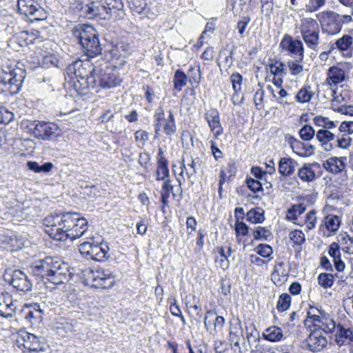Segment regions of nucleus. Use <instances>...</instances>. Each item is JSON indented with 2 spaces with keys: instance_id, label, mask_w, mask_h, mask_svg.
<instances>
[{
  "instance_id": "09e8293b",
  "label": "nucleus",
  "mask_w": 353,
  "mask_h": 353,
  "mask_svg": "<svg viewBox=\"0 0 353 353\" xmlns=\"http://www.w3.org/2000/svg\"><path fill=\"white\" fill-rule=\"evenodd\" d=\"M313 122L315 125L324 128V130L332 129L336 127L334 121H330L327 117L323 116L315 117Z\"/></svg>"
},
{
  "instance_id": "cd10ccee",
  "label": "nucleus",
  "mask_w": 353,
  "mask_h": 353,
  "mask_svg": "<svg viewBox=\"0 0 353 353\" xmlns=\"http://www.w3.org/2000/svg\"><path fill=\"white\" fill-rule=\"evenodd\" d=\"M345 78V71L336 65H332L327 70V79L324 83L329 85H337L342 83Z\"/></svg>"
},
{
  "instance_id": "a211bd4d",
  "label": "nucleus",
  "mask_w": 353,
  "mask_h": 353,
  "mask_svg": "<svg viewBox=\"0 0 353 353\" xmlns=\"http://www.w3.org/2000/svg\"><path fill=\"white\" fill-rule=\"evenodd\" d=\"M204 326L210 334L215 336L219 330L223 327L225 320L222 316H216V312L213 310H208L204 318Z\"/></svg>"
},
{
  "instance_id": "864d4df0",
  "label": "nucleus",
  "mask_w": 353,
  "mask_h": 353,
  "mask_svg": "<svg viewBox=\"0 0 353 353\" xmlns=\"http://www.w3.org/2000/svg\"><path fill=\"white\" fill-rule=\"evenodd\" d=\"M128 2L131 10L138 14L143 13L147 6L145 0H128Z\"/></svg>"
},
{
  "instance_id": "5fc2aeb1",
  "label": "nucleus",
  "mask_w": 353,
  "mask_h": 353,
  "mask_svg": "<svg viewBox=\"0 0 353 353\" xmlns=\"http://www.w3.org/2000/svg\"><path fill=\"white\" fill-rule=\"evenodd\" d=\"M316 137L321 144H322L334 140L335 135L328 130H319L316 134Z\"/></svg>"
},
{
  "instance_id": "4c0bfd02",
  "label": "nucleus",
  "mask_w": 353,
  "mask_h": 353,
  "mask_svg": "<svg viewBox=\"0 0 353 353\" xmlns=\"http://www.w3.org/2000/svg\"><path fill=\"white\" fill-rule=\"evenodd\" d=\"M163 131L168 137H172L176 132V125L173 113L171 110L169 111V115L165 121L163 125Z\"/></svg>"
},
{
  "instance_id": "393cba45",
  "label": "nucleus",
  "mask_w": 353,
  "mask_h": 353,
  "mask_svg": "<svg viewBox=\"0 0 353 353\" xmlns=\"http://www.w3.org/2000/svg\"><path fill=\"white\" fill-rule=\"evenodd\" d=\"M157 159V169L156 171V180L161 181L169 178L170 172L168 168V161L164 155L163 150L159 148Z\"/></svg>"
},
{
  "instance_id": "aec40b11",
  "label": "nucleus",
  "mask_w": 353,
  "mask_h": 353,
  "mask_svg": "<svg viewBox=\"0 0 353 353\" xmlns=\"http://www.w3.org/2000/svg\"><path fill=\"white\" fill-rule=\"evenodd\" d=\"M19 346L22 345L29 352H39L43 350V343L40 339L33 334L23 332L20 339L17 341Z\"/></svg>"
},
{
  "instance_id": "6ab92c4d",
  "label": "nucleus",
  "mask_w": 353,
  "mask_h": 353,
  "mask_svg": "<svg viewBox=\"0 0 353 353\" xmlns=\"http://www.w3.org/2000/svg\"><path fill=\"white\" fill-rule=\"evenodd\" d=\"M103 13L105 12L110 17L121 19L125 16L123 0H101Z\"/></svg>"
},
{
  "instance_id": "412c9836",
  "label": "nucleus",
  "mask_w": 353,
  "mask_h": 353,
  "mask_svg": "<svg viewBox=\"0 0 353 353\" xmlns=\"http://www.w3.org/2000/svg\"><path fill=\"white\" fill-rule=\"evenodd\" d=\"M24 243V238L21 235L17 234H0V247L8 251H17L23 247Z\"/></svg>"
},
{
  "instance_id": "20e7f679",
  "label": "nucleus",
  "mask_w": 353,
  "mask_h": 353,
  "mask_svg": "<svg viewBox=\"0 0 353 353\" xmlns=\"http://www.w3.org/2000/svg\"><path fill=\"white\" fill-rule=\"evenodd\" d=\"M72 32L87 57L93 58L101 54L102 48L99 34L93 26L85 23L78 24L74 27Z\"/></svg>"
},
{
  "instance_id": "f3484780",
  "label": "nucleus",
  "mask_w": 353,
  "mask_h": 353,
  "mask_svg": "<svg viewBox=\"0 0 353 353\" xmlns=\"http://www.w3.org/2000/svg\"><path fill=\"white\" fill-rule=\"evenodd\" d=\"M325 14L326 18L321 24L323 32L332 35L340 32L343 26L341 15L334 11H327Z\"/></svg>"
},
{
  "instance_id": "4468645a",
  "label": "nucleus",
  "mask_w": 353,
  "mask_h": 353,
  "mask_svg": "<svg viewBox=\"0 0 353 353\" xmlns=\"http://www.w3.org/2000/svg\"><path fill=\"white\" fill-rule=\"evenodd\" d=\"M310 334L305 340L307 348L312 352H321L327 346V340L323 336L319 325L313 323L310 326Z\"/></svg>"
},
{
  "instance_id": "e433bc0d",
  "label": "nucleus",
  "mask_w": 353,
  "mask_h": 353,
  "mask_svg": "<svg viewBox=\"0 0 353 353\" xmlns=\"http://www.w3.org/2000/svg\"><path fill=\"white\" fill-rule=\"evenodd\" d=\"M313 95L314 92L311 90V86L304 85L297 92L295 98L299 103H303L310 101Z\"/></svg>"
},
{
  "instance_id": "72a5a7b5",
  "label": "nucleus",
  "mask_w": 353,
  "mask_h": 353,
  "mask_svg": "<svg viewBox=\"0 0 353 353\" xmlns=\"http://www.w3.org/2000/svg\"><path fill=\"white\" fill-rule=\"evenodd\" d=\"M188 81V77L183 70L178 69L175 71L173 83L176 90L181 91L186 85Z\"/></svg>"
},
{
  "instance_id": "3c124183",
  "label": "nucleus",
  "mask_w": 353,
  "mask_h": 353,
  "mask_svg": "<svg viewBox=\"0 0 353 353\" xmlns=\"http://www.w3.org/2000/svg\"><path fill=\"white\" fill-rule=\"evenodd\" d=\"M231 82L232 84V88L234 91V94L232 96V100L234 99L235 95L238 94L239 91H241V85L242 84L243 77L238 72L233 73L230 76ZM233 103L236 105L234 101H233Z\"/></svg>"
},
{
  "instance_id": "a19ab883",
  "label": "nucleus",
  "mask_w": 353,
  "mask_h": 353,
  "mask_svg": "<svg viewBox=\"0 0 353 353\" xmlns=\"http://www.w3.org/2000/svg\"><path fill=\"white\" fill-rule=\"evenodd\" d=\"M201 164L202 160L199 157L192 158L190 157V162L187 164L190 170L186 172V175L190 181L197 173V170L201 167Z\"/></svg>"
},
{
  "instance_id": "423d86ee",
  "label": "nucleus",
  "mask_w": 353,
  "mask_h": 353,
  "mask_svg": "<svg viewBox=\"0 0 353 353\" xmlns=\"http://www.w3.org/2000/svg\"><path fill=\"white\" fill-rule=\"evenodd\" d=\"M300 32L306 46L311 50H317L320 43V30L318 22L310 17L301 19Z\"/></svg>"
},
{
  "instance_id": "bb28decb",
  "label": "nucleus",
  "mask_w": 353,
  "mask_h": 353,
  "mask_svg": "<svg viewBox=\"0 0 353 353\" xmlns=\"http://www.w3.org/2000/svg\"><path fill=\"white\" fill-rule=\"evenodd\" d=\"M290 144L294 152L300 157H309L314 154L315 147L312 144L304 143L294 137L291 138Z\"/></svg>"
},
{
  "instance_id": "49530a36",
  "label": "nucleus",
  "mask_w": 353,
  "mask_h": 353,
  "mask_svg": "<svg viewBox=\"0 0 353 353\" xmlns=\"http://www.w3.org/2000/svg\"><path fill=\"white\" fill-rule=\"evenodd\" d=\"M188 73L190 74L188 79L190 83L192 85L194 83H196L197 85L199 84L201 79L200 65L197 63L195 67L190 66L188 70Z\"/></svg>"
},
{
  "instance_id": "ddd939ff",
  "label": "nucleus",
  "mask_w": 353,
  "mask_h": 353,
  "mask_svg": "<svg viewBox=\"0 0 353 353\" xmlns=\"http://www.w3.org/2000/svg\"><path fill=\"white\" fill-rule=\"evenodd\" d=\"M88 279L93 281L92 286L102 289L110 288L115 283L114 276L112 272L109 270H105L101 268L89 269Z\"/></svg>"
},
{
  "instance_id": "a18cd8bd",
  "label": "nucleus",
  "mask_w": 353,
  "mask_h": 353,
  "mask_svg": "<svg viewBox=\"0 0 353 353\" xmlns=\"http://www.w3.org/2000/svg\"><path fill=\"white\" fill-rule=\"evenodd\" d=\"M352 42V37L350 34H345L335 41V45L339 50L345 51L350 48Z\"/></svg>"
},
{
  "instance_id": "5701e85b",
  "label": "nucleus",
  "mask_w": 353,
  "mask_h": 353,
  "mask_svg": "<svg viewBox=\"0 0 353 353\" xmlns=\"http://www.w3.org/2000/svg\"><path fill=\"white\" fill-rule=\"evenodd\" d=\"M204 117L208 122L210 131L213 132L215 139H217L223 132V130L220 122L219 111L216 109H211L205 112Z\"/></svg>"
},
{
  "instance_id": "338daca9",
  "label": "nucleus",
  "mask_w": 353,
  "mask_h": 353,
  "mask_svg": "<svg viewBox=\"0 0 353 353\" xmlns=\"http://www.w3.org/2000/svg\"><path fill=\"white\" fill-rule=\"evenodd\" d=\"M251 21V18L249 16H243L241 19L238 21L236 29L241 35H243L245 32L246 27Z\"/></svg>"
},
{
  "instance_id": "473e14b6",
  "label": "nucleus",
  "mask_w": 353,
  "mask_h": 353,
  "mask_svg": "<svg viewBox=\"0 0 353 353\" xmlns=\"http://www.w3.org/2000/svg\"><path fill=\"white\" fill-rule=\"evenodd\" d=\"M268 66L270 68V73L274 77L286 74L285 64L280 60L270 59Z\"/></svg>"
},
{
  "instance_id": "f03ea898",
  "label": "nucleus",
  "mask_w": 353,
  "mask_h": 353,
  "mask_svg": "<svg viewBox=\"0 0 353 353\" xmlns=\"http://www.w3.org/2000/svg\"><path fill=\"white\" fill-rule=\"evenodd\" d=\"M70 270L68 263L53 256H46L37 260L31 266L34 276L45 283L49 282L54 285L68 281L74 274Z\"/></svg>"
},
{
  "instance_id": "4d7b16f0",
  "label": "nucleus",
  "mask_w": 353,
  "mask_h": 353,
  "mask_svg": "<svg viewBox=\"0 0 353 353\" xmlns=\"http://www.w3.org/2000/svg\"><path fill=\"white\" fill-rule=\"evenodd\" d=\"M14 119V114L6 108L0 105V124L10 123Z\"/></svg>"
},
{
  "instance_id": "39448f33",
  "label": "nucleus",
  "mask_w": 353,
  "mask_h": 353,
  "mask_svg": "<svg viewBox=\"0 0 353 353\" xmlns=\"http://www.w3.org/2000/svg\"><path fill=\"white\" fill-rule=\"evenodd\" d=\"M94 76L91 77L90 88L98 92L101 88L107 89L117 87L121 82V78L109 66L107 62L97 63Z\"/></svg>"
},
{
  "instance_id": "c9c22d12",
  "label": "nucleus",
  "mask_w": 353,
  "mask_h": 353,
  "mask_svg": "<svg viewBox=\"0 0 353 353\" xmlns=\"http://www.w3.org/2000/svg\"><path fill=\"white\" fill-rule=\"evenodd\" d=\"M252 230L254 239L256 241H269L273 237L272 233L267 228L258 226Z\"/></svg>"
},
{
  "instance_id": "79ce46f5",
  "label": "nucleus",
  "mask_w": 353,
  "mask_h": 353,
  "mask_svg": "<svg viewBox=\"0 0 353 353\" xmlns=\"http://www.w3.org/2000/svg\"><path fill=\"white\" fill-rule=\"evenodd\" d=\"M305 206L303 204L292 205L287 211L286 219L289 221H295L298 216L302 214L305 211Z\"/></svg>"
},
{
  "instance_id": "4be33fe9",
  "label": "nucleus",
  "mask_w": 353,
  "mask_h": 353,
  "mask_svg": "<svg viewBox=\"0 0 353 353\" xmlns=\"http://www.w3.org/2000/svg\"><path fill=\"white\" fill-rule=\"evenodd\" d=\"M24 318L31 324L39 323L43 320V316L45 314V310L40 303H34L30 305H26L22 310Z\"/></svg>"
},
{
  "instance_id": "c85d7f7f",
  "label": "nucleus",
  "mask_w": 353,
  "mask_h": 353,
  "mask_svg": "<svg viewBox=\"0 0 353 353\" xmlns=\"http://www.w3.org/2000/svg\"><path fill=\"white\" fill-rule=\"evenodd\" d=\"M321 169L318 163H306L298 171L299 177L304 182H311L316 177V172Z\"/></svg>"
},
{
  "instance_id": "0eeeda50",
  "label": "nucleus",
  "mask_w": 353,
  "mask_h": 353,
  "mask_svg": "<svg viewBox=\"0 0 353 353\" xmlns=\"http://www.w3.org/2000/svg\"><path fill=\"white\" fill-rule=\"evenodd\" d=\"M46 7L43 0H17L18 12L30 17L32 21L46 19L48 15Z\"/></svg>"
},
{
  "instance_id": "69168bd1",
  "label": "nucleus",
  "mask_w": 353,
  "mask_h": 353,
  "mask_svg": "<svg viewBox=\"0 0 353 353\" xmlns=\"http://www.w3.org/2000/svg\"><path fill=\"white\" fill-rule=\"evenodd\" d=\"M316 211L311 210L305 216V223L308 230L314 228L316 225Z\"/></svg>"
},
{
  "instance_id": "dca6fc26",
  "label": "nucleus",
  "mask_w": 353,
  "mask_h": 353,
  "mask_svg": "<svg viewBox=\"0 0 353 353\" xmlns=\"http://www.w3.org/2000/svg\"><path fill=\"white\" fill-rule=\"evenodd\" d=\"M280 47L288 51L290 54L298 58V61H302L304 57V47L303 42L299 39H293L289 34H285L280 44Z\"/></svg>"
},
{
  "instance_id": "7c9ffc66",
  "label": "nucleus",
  "mask_w": 353,
  "mask_h": 353,
  "mask_svg": "<svg viewBox=\"0 0 353 353\" xmlns=\"http://www.w3.org/2000/svg\"><path fill=\"white\" fill-rule=\"evenodd\" d=\"M283 331L281 328L276 326H271L267 328L262 334V337L268 341L276 342L283 338Z\"/></svg>"
},
{
  "instance_id": "f8f14e48",
  "label": "nucleus",
  "mask_w": 353,
  "mask_h": 353,
  "mask_svg": "<svg viewBox=\"0 0 353 353\" xmlns=\"http://www.w3.org/2000/svg\"><path fill=\"white\" fill-rule=\"evenodd\" d=\"M311 310H317L318 314H312V311H308L305 323L310 321L316 323L320 325V329L322 332L327 334L332 333L336 325L330 314L323 310L321 306L319 307H311Z\"/></svg>"
},
{
  "instance_id": "de8ad7c7",
  "label": "nucleus",
  "mask_w": 353,
  "mask_h": 353,
  "mask_svg": "<svg viewBox=\"0 0 353 353\" xmlns=\"http://www.w3.org/2000/svg\"><path fill=\"white\" fill-rule=\"evenodd\" d=\"M318 283L324 289L331 288L334 283V275L330 273H321L318 277Z\"/></svg>"
},
{
  "instance_id": "ea45409f",
  "label": "nucleus",
  "mask_w": 353,
  "mask_h": 353,
  "mask_svg": "<svg viewBox=\"0 0 353 353\" xmlns=\"http://www.w3.org/2000/svg\"><path fill=\"white\" fill-rule=\"evenodd\" d=\"M325 225L328 231L336 232L341 225V219L337 215L328 214L325 218Z\"/></svg>"
},
{
  "instance_id": "e2e57ef3",
  "label": "nucleus",
  "mask_w": 353,
  "mask_h": 353,
  "mask_svg": "<svg viewBox=\"0 0 353 353\" xmlns=\"http://www.w3.org/2000/svg\"><path fill=\"white\" fill-rule=\"evenodd\" d=\"M295 61L290 60L288 61V65L290 70L291 74L294 76L299 74L303 70V65L299 64L298 58Z\"/></svg>"
},
{
  "instance_id": "37998d69",
  "label": "nucleus",
  "mask_w": 353,
  "mask_h": 353,
  "mask_svg": "<svg viewBox=\"0 0 353 353\" xmlns=\"http://www.w3.org/2000/svg\"><path fill=\"white\" fill-rule=\"evenodd\" d=\"M130 49V44L121 42L114 45L112 49L110 50V53L112 57L118 59L119 57L125 56V54L127 53Z\"/></svg>"
},
{
  "instance_id": "052dcab7",
  "label": "nucleus",
  "mask_w": 353,
  "mask_h": 353,
  "mask_svg": "<svg viewBox=\"0 0 353 353\" xmlns=\"http://www.w3.org/2000/svg\"><path fill=\"white\" fill-rule=\"evenodd\" d=\"M246 184L248 188L254 193L263 191V185L261 182L257 179L251 177L247 178Z\"/></svg>"
},
{
  "instance_id": "1a4fd4ad",
  "label": "nucleus",
  "mask_w": 353,
  "mask_h": 353,
  "mask_svg": "<svg viewBox=\"0 0 353 353\" xmlns=\"http://www.w3.org/2000/svg\"><path fill=\"white\" fill-rule=\"evenodd\" d=\"M32 126V134L39 140L52 141L61 134V130L55 123L34 121Z\"/></svg>"
},
{
  "instance_id": "f257e3e1",
  "label": "nucleus",
  "mask_w": 353,
  "mask_h": 353,
  "mask_svg": "<svg viewBox=\"0 0 353 353\" xmlns=\"http://www.w3.org/2000/svg\"><path fill=\"white\" fill-rule=\"evenodd\" d=\"M45 232L54 241H74L88 230V221L80 214L71 212L52 213L43 220Z\"/></svg>"
},
{
  "instance_id": "2eb2a0df",
  "label": "nucleus",
  "mask_w": 353,
  "mask_h": 353,
  "mask_svg": "<svg viewBox=\"0 0 353 353\" xmlns=\"http://www.w3.org/2000/svg\"><path fill=\"white\" fill-rule=\"evenodd\" d=\"M79 12V17L94 19L102 18L103 11L101 1H89L87 3H79L75 7Z\"/></svg>"
},
{
  "instance_id": "c756f323",
  "label": "nucleus",
  "mask_w": 353,
  "mask_h": 353,
  "mask_svg": "<svg viewBox=\"0 0 353 353\" xmlns=\"http://www.w3.org/2000/svg\"><path fill=\"white\" fill-rule=\"evenodd\" d=\"M298 163L290 157H282L278 163V170L283 176H291L295 171Z\"/></svg>"
},
{
  "instance_id": "680f3d73",
  "label": "nucleus",
  "mask_w": 353,
  "mask_h": 353,
  "mask_svg": "<svg viewBox=\"0 0 353 353\" xmlns=\"http://www.w3.org/2000/svg\"><path fill=\"white\" fill-rule=\"evenodd\" d=\"M234 230L236 236L239 235L247 236L249 234L250 228L243 221H236L234 225Z\"/></svg>"
},
{
  "instance_id": "9d476101",
  "label": "nucleus",
  "mask_w": 353,
  "mask_h": 353,
  "mask_svg": "<svg viewBox=\"0 0 353 353\" xmlns=\"http://www.w3.org/2000/svg\"><path fill=\"white\" fill-rule=\"evenodd\" d=\"M26 74L24 70L19 68H13L9 70V72H5L0 77V82L6 87L11 94H15L21 90Z\"/></svg>"
},
{
  "instance_id": "c03bdc74",
  "label": "nucleus",
  "mask_w": 353,
  "mask_h": 353,
  "mask_svg": "<svg viewBox=\"0 0 353 353\" xmlns=\"http://www.w3.org/2000/svg\"><path fill=\"white\" fill-rule=\"evenodd\" d=\"M291 296L287 293L281 294L277 301L276 308L279 312H283L288 310L291 305Z\"/></svg>"
},
{
  "instance_id": "6e6552de",
  "label": "nucleus",
  "mask_w": 353,
  "mask_h": 353,
  "mask_svg": "<svg viewBox=\"0 0 353 353\" xmlns=\"http://www.w3.org/2000/svg\"><path fill=\"white\" fill-rule=\"evenodd\" d=\"M110 248L106 243H94L85 241L79 245V251L87 259L103 261L109 258Z\"/></svg>"
},
{
  "instance_id": "bf43d9fd",
  "label": "nucleus",
  "mask_w": 353,
  "mask_h": 353,
  "mask_svg": "<svg viewBox=\"0 0 353 353\" xmlns=\"http://www.w3.org/2000/svg\"><path fill=\"white\" fill-rule=\"evenodd\" d=\"M326 0H309L305 5V12H314L325 5Z\"/></svg>"
},
{
  "instance_id": "58836bf2",
  "label": "nucleus",
  "mask_w": 353,
  "mask_h": 353,
  "mask_svg": "<svg viewBox=\"0 0 353 353\" xmlns=\"http://www.w3.org/2000/svg\"><path fill=\"white\" fill-rule=\"evenodd\" d=\"M337 332L336 334V342L337 344L342 345L345 343L347 339L352 335V332L350 329L343 327V325L339 324L336 325Z\"/></svg>"
},
{
  "instance_id": "f704fd0d",
  "label": "nucleus",
  "mask_w": 353,
  "mask_h": 353,
  "mask_svg": "<svg viewBox=\"0 0 353 353\" xmlns=\"http://www.w3.org/2000/svg\"><path fill=\"white\" fill-rule=\"evenodd\" d=\"M246 221L251 223H261L265 220L264 212L261 209H251L245 214Z\"/></svg>"
},
{
  "instance_id": "8fccbe9b",
  "label": "nucleus",
  "mask_w": 353,
  "mask_h": 353,
  "mask_svg": "<svg viewBox=\"0 0 353 353\" xmlns=\"http://www.w3.org/2000/svg\"><path fill=\"white\" fill-rule=\"evenodd\" d=\"M154 131L155 136L157 137L159 134L161 127V121L165 119V113L162 107H159L154 114Z\"/></svg>"
},
{
  "instance_id": "0e129e2a",
  "label": "nucleus",
  "mask_w": 353,
  "mask_h": 353,
  "mask_svg": "<svg viewBox=\"0 0 353 353\" xmlns=\"http://www.w3.org/2000/svg\"><path fill=\"white\" fill-rule=\"evenodd\" d=\"M185 345L189 353H208L205 346L201 345H192L190 339L185 340Z\"/></svg>"
},
{
  "instance_id": "6e6d98bb",
  "label": "nucleus",
  "mask_w": 353,
  "mask_h": 353,
  "mask_svg": "<svg viewBox=\"0 0 353 353\" xmlns=\"http://www.w3.org/2000/svg\"><path fill=\"white\" fill-rule=\"evenodd\" d=\"M255 252L264 258L270 257L272 253V248L268 244L260 243L254 248Z\"/></svg>"
},
{
  "instance_id": "7ed1b4c3",
  "label": "nucleus",
  "mask_w": 353,
  "mask_h": 353,
  "mask_svg": "<svg viewBox=\"0 0 353 353\" xmlns=\"http://www.w3.org/2000/svg\"><path fill=\"white\" fill-rule=\"evenodd\" d=\"M96 64L89 60L76 59L65 68V79L72 81L77 92L84 95L91 87V77L94 76Z\"/></svg>"
},
{
  "instance_id": "9b49d317",
  "label": "nucleus",
  "mask_w": 353,
  "mask_h": 353,
  "mask_svg": "<svg viewBox=\"0 0 353 353\" xmlns=\"http://www.w3.org/2000/svg\"><path fill=\"white\" fill-rule=\"evenodd\" d=\"M4 281L19 292L26 294L32 290V284L27 274L19 270H6L3 274Z\"/></svg>"
},
{
  "instance_id": "2f4dec72",
  "label": "nucleus",
  "mask_w": 353,
  "mask_h": 353,
  "mask_svg": "<svg viewBox=\"0 0 353 353\" xmlns=\"http://www.w3.org/2000/svg\"><path fill=\"white\" fill-rule=\"evenodd\" d=\"M241 338L243 340H244L242 327L241 326V323L239 322L238 324L234 326L232 330L230 331L229 341L231 343L234 344V347L241 350L240 340Z\"/></svg>"
},
{
  "instance_id": "603ef678",
  "label": "nucleus",
  "mask_w": 353,
  "mask_h": 353,
  "mask_svg": "<svg viewBox=\"0 0 353 353\" xmlns=\"http://www.w3.org/2000/svg\"><path fill=\"white\" fill-rule=\"evenodd\" d=\"M301 139L305 141L312 140L315 135V130L310 125H304L299 132Z\"/></svg>"
},
{
  "instance_id": "a878e982",
  "label": "nucleus",
  "mask_w": 353,
  "mask_h": 353,
  "mask_svg": "<svg viewBox=\"0 0 353 353\" xmlns=\"http://www.w3.org/2000/svg\"><path fill=\"white\" fill-rule=\"evenodd\" d=\"M346 159L345 157H330L323 163V167L327 172L337 174L345 170Z\"/></svg>"
},
{
  "instance_id": "13d9d810",
  "label": "nucleus",
  "mask_w": 353,
  "mask_h": 353,
  "mask_svg": "<svg viewBox=\"0 0 353 353\" xmlns=\"http://www.w3.org/2000/svg\"><path fill=\"white\" fill-rule=\"evenodd\" d=\"M289 237L290 240L297 245H302L305 241V234L302 231L299 230H294L290 232Z\"/></svg>"
},
{
  "instance_id": "774afa93",
  "label": "nucleus",
  "mask_w": 353,
  "mask_h": 353,
  "mask_svg": "<svg viewBox=\"0 0 353 353\" xmlns=\"http://www.w3.org/2000/svg\"><path fill=\"white\" fill-rule=\"evenodd\" d=\"M264 90L261 88L259 89L254 96V102L257 110H261L262 103L263 101Z\"/></svg>"
},
{
  "instance_id": "b1692460",
  "label": "nucleus",
  "mask_w": 353,
  "mask_h": 353,
  "mask_svg": "<svg viewBox=\"0 0 353 353\" xmlns=\"http://www.w3.org/2000/svg\"><path fill=\"white\" fill-rule=\"evenodd\" d=\"M15 310L11 295L6 292L0 293V315L5 318L12 317Z\"/></svg>"
}]
</instances>
